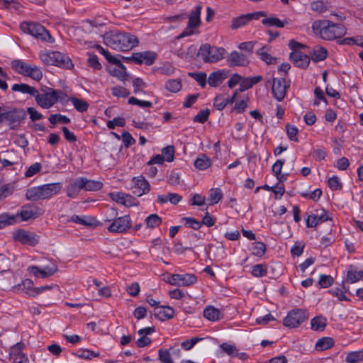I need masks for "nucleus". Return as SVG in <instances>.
Returning <instances> with one entry per match:
<instances>
[{
	"instance_id": "46",
	"label": "nucleus",
	"mask_w": 363,
	"mask_h": 363,
	"mask_svg": "<svg viewBox=\"0 0 363 363\" xmlns=\"http://www.w3.org/2000/svg\"><path fill=\"white\" fill-rule=\"evenodd\" d=\"M363 279V270L355 271L349 270L347 274L346 281L348 283L353 284Z\"/></svg>"
},
{
	"instance_id": "27",
	"label": "nucleus",
	"mask_w": 363,
	"mask_h": 363,
	"mask_svg": "<svg viewBox=\"0 0 363 363\" xmlns=\"http://www.w3.org/2000/svg\"><path fill=\"white\" fill-rule=\"evenodd\" d=\"M12 289L15 293H24L32 297V291L34 290L33 282L30 279H25L21 284L13 286Z\"/></svg>"
},
{
	"instance_id": "58",
	"label": "nucleus",
	"mask_w": 363,
	"mask_h": 363,
	"mask_svg": "<svg viewBox=\"0 0 363 363\" xmlns=\"http://www.w3.org/2000/svg\"><path fill=\"white\" fill-rule=\"evenodd\" d=\"M248 22L246 14L242 15L232 20L231 28L233 29H237L245 26Z\"/></svg>"
},
{
	"instance_id": "38",
	"label": "nucleus",
	"mask_w": 363,
	"mask_h": 363,
	"mask_svg": "<svg viewBox=\"0 0 363 363\" xmlns=\"http://www.w3.org/2000/svg\"><path fill=\"white\" fill-rule=\"evenodd\" d=\"M284 163V160H278L274 163L272 167V173L274 174L279 182H282L286 179V176L281 174V169Z\"/></svg>"
},
{
	"instance_id": "8",
	"label": "nucleus",
	"mask_w": 363,
	"mask_h": 363,
	"mask_svg": "<svg viewBox=\"0 0 363 363\" xmlns=\"http://www.w3.org/2000/svg\"><path fill=\"white\" fill-rule=\"evenodd\" d=\"M27 271L30 276L45 279L54 274L57 271V267L53 262H49L43 266H30Z\"/></svg>"
},
{
	"instance_id": "7",
	"label": "nucleus",
	"mask_w": 363,
	"mask_h": 363,
	"mask_svg": "<svg viewBox=\"0 0 363 363\" xmlns=\"http://www.w3.org/2000/svg\"><path fill=\"white\" fill-rule=\"evenodd\" d=\"M11 67L16 73L28 77L37 82L41 80L43 76L40 67L28 64L21 60H13L11 62Z\"/></svg>"
},
{
	"instance_id": "9",
	"label": "nucleus",
	"mask_w": 363,
	"mask_h": 363,
	"mask_svg": "<svg viewBox=\"0 0 363 363\" xmlns=\"http://www.w3.org/2000/svg\"><path fill=\"white\" fill-rule=\"evenodd\" d=\"M201 6H197L191 12L189 16L188 25L182 33V37L189 36L197 33V28L201 23Z\"/></svg>"
},
{
	"instance_id": "12",
	"label": "nucleus",
	"mask_w": 363,
	"mask_h": 363,
	"mask_svg": "<svg viewBox=\"0 0 363 363\" xmlns=\"http://www.w3.org/2000/svg\"><path fill=\"white\" fill-rule=\"evenodd\" d=\"M306 311L300 309L290 311L283 320L284 326L294 328L298 327L307 318Z\"/></svg>"
},
{
	"instance_id": "40",
	"label": "nucleus",
	"mask_w": 363,
	"mask_h": 363,
	"mask_svg": "<svg viewBox=\"0 0 363 363\" xmlns=\"http://www.w3.org/2000/svg\"><path fill=\"white\" fill-rule=\"evenodd\" d=\"M334 345V341L332 338L328 337H324L319 339L315 343V349L318 351L326 350Z\"/></svg>"
},
{
	"instance_id": "5",
	"label": "nucleus",
	"mask_w": 363,
	"mask_h": 363,
	"mask_svg": "<svg viewBox=\"0 0 363 363\" xmlns=\"http://www.w3.org/2000/svg\"><path fill=\"white\" fill-rule=\"evenodd\" d=\"M60 189L59 184H47L33 186L27 190L26 196L30 201L48 199L57 194Z\"/></svg>"
},
{
	"instance_id": "29",
	"label": "nucleus",
	"mask_w": 363,
	"mask_h": 363,
	"mask_svg": "<svg viewBox=\"0 0 363 363\" xmlns=\"http://www.w3.org/2000/svg\"><path fill=\"white\" fill-rule=\"evenodd\" d=\"M162 223V218L157 213L150 214L144 220L145 227L149 230H152L160 227Z\"/></svg>"
},
{
	"instance_id": "24",
	"label": "nucleus",
	"mask_w": 363,
	"mask_h": 363,
	"mask_svg": "<svg viewBox=\"0 0 363 363\" xmlns=\"http://www.w3.org/2000/svg\"><path fill=\"white\" fill-rule=\"evenodd\" d=\"M88 289L92 291H97L98 294L104 298H109L111 296V291L107 286H103L101 282L96 279L89 281Z\"/></svg>"
},
{
	"instance_id": "53",
	"label": "nucleus",
	"mask_w": 363,
	"mask_h": 363,
	"mask_svg": "<svg viewBox=\"0 0 363 363\" xmlns=\"http://www.w3.org/2000/svg\"><path fill=\"white\" fill-rule=\"evenodd\" d=\"M162 155L165 162H172L174 160V148L172 145L167 146L162 149Z\"/></svg>"
},
{
	"instance_id": "61",
	"label": "nucleus",
	"mask_w": 363,
	"mask_h": 363,
	"mask_svg": "<svg viewBox=\"0 0 363 363\" xmlns=\"http://www.w3.org/2000/svg\"><path fill=\"white\" fill-rule=\"evenodd\" d=\"M328 185L333 191L340 190L342 188V184L337 176H332L328 180Z\"/></svg>"
},
{
	"instance_id": "41",
	"label": "nucleus",
	"mask_w": 363,
	"mask_h": 363,
	"mask_svg": "<svg viewBox=\"0 0 363 363\" xmlns=\"http://www.w3.org/2000/svg\"><path fill=\"white\" fill-rule=\"evenodd\" d=\"M328 52L323 47H315L311 53V58L315 62H320L326 58Z\"/></svg>"
},
{
	"instance_id": "6",
	"label": "nucleus",
	"mask_w": 363,
	"mask_h": 363,
	"mask_svg": "<svg viewBox=\"0 0 363 363\" xmlns=\"http://www.w3.org/2000/svg\"><path fill=\"white\" fill-rule=\"evenodd\" d=\"M226 54L225 48L206 43L200 46L197 57L205 63H216L224 59Z\"/></svg>"
},
{
	"instance_id": "1",
	"label": "nucleus",
	"mask_w": 363,
	"mask_h": 363,
	"mask_svg": "<svg viewBox=\"0 0 363 363\" xmlns=\"http://www.w3.org/2000/svg\"><path fill=\"white\" fill-rule=\"evenodd\" d=\"M104 43L111 49L128 51L138 45V40L130 33L110 30L104 35Z\"/></svg>"
},
{
	"instance_id": "43",
	"label": "nucleus",
	"mask_w": 363,
	"mask_h": 363,
	"mask_svg": "<svg viewBox=\"0 0 363 363\" xmlns=\"http://www.w3.org/2000/svg\"><path fill=\"white\" fill-rule=\"evenodd\" d=\"M223 197L221 190L218 188L211 189L209 191L208 201L210 205L218 203Z\"/></svg>"
},
{
	"instance_id": "35",
	"label": "nucleus",
	"mask_w": 363,
	"mask_h": 363,
	"mask_svg": "<svg viewBox=\"0 0 363 363\" xmlns=\"http://www.w3.org/2000/svg\"><path fill=\"white\" fill-rule=\"evenodd\" d=\"M194 167L199 170H206L211 165V159L206 155H199L194 162Z\"/></svg>"
},
{
	"instance_id": "10",
	"label": "nucleus",
	"mask_w": 363,
	"mask_h": 363,
	"mask_svg": "<svg viewBox=\"0 0 363 363\" xmlns=\"http://www.w3.org/2000/svg\"><path fill=\"white\" fill-rule=\"evenodd\" d=\"M21 29L23 33L36 38H41L46 40L48 38H50V35L45 28L37 23L23 22L21 24Z\"/></svg>"
},
{
	"instance_id": "55",
	"label": "nucleus",
	"mask_w": 363,
	"mask_h": 363,
	"mask_svg": "<svg viewBox=\"0 0 363 363\" xmlns=\"http://www.w3.org/2000/svg\"><path fill=\"white\" fill-rule=\"evenodd\" d=\"M48 121L52 124L63 123L67 124L70 122V119L66 116L61 115L60 113L52 114L49 118Z\"/></svg>"
},
{
	"instance_id": "4",
	"label": "nucleus",
	"mask_w": 363,
	"mask_h": 363,
	"mask_svg": "<svg viewBox=\"0 0 363 363\" xmlns=\"http://www.w3.org/2000/svg\"><path fill=\"white\" fill-rule=\"evenodd\" d=\"M39 57L41 62L47 65H53L66 69L73 67V64L69 57L58 51L43 50L40 52Z\"/></svg>"
},
{
	"instance_id": "39",
	"label": "nucleus",
	"mask_w": 363,
	"mask_h": 363,
	"mask_svg": "<svg viewBox=\"0 0 363 363\" xmlns=\"http://www.w3.org/2000/svg\"><path fill=\"white\" fill-rule=\"evenodd\" d=\"M11 89L13 91H18L22 94H28L33 96H35L38 91L35 88L26 84H14L11 86Z\"/></svg>"
},
{
	"instance_id": "33",
	"label": "nucleus",
	"mask_w": 363,
	"mask_h": 363,
	"mask_svg": "<svg viewBox=\"0 0 363 363\" xmlns=\"http://www.w3.org/2000/svg\"><path fill=\"white\" fill-rule=\"evenodd\" d=\"M328 324L327 318L323 315H317L311 320V329L315 332H323Z\"/></svg>"
},
{
	"instance_id": "52",
	"label": "nucleus",
	"mask_w": 363,
	"mask_h": 363,
	"mask_svg": "<svg viewBox=\"0 0 363 363\" xmlns=\"http://www.w3.org/2000/svg\"><path fill=\"white\" fill-rule=\"evenodd\" d=\"M133 92L135 94L144 93V89L147 86L142 79L135 77L133 79Z\"/></svg>"
},
{
	"instance_id": "42",
	"label": "nucleus",
	"mask_w": 363,
	"mask_h": 363,
	"mask_svg": "<svg viewBox=\"0 0 363 363\" xmlns=\"http://www.w3.org/2000/svg\"><path fill=\"white\" fill-rule=\"evenodd\" d=\"M87 179L84 177H80L76 179L72 184L70 185L68 189V195L71 196V189L73 190H79V189H85L87 183Z\"/></svg>"
},
{
	"instance_id": "3",
	"label": "nucleus",
	"mask_w": 363,
	"mask_h": 363,
	"mask_svg": "<svg viewBox=\"0 0 363 363\" xmlns=\"http://www.w3.org/2000/svg\"><path fill=\"white\" fill-rule=\"evenodd\" d=\"M66 95L61 90L46 87L41 93L37 91L35 96L36 104L44 109L53 106L58 101H63Z\"/></svg>"
},
{
	"instance_id": "63",
	"label": "nucleus",
	"mask_w": 363,
	"mask_h": 363,
	"mask_svg": "<svg viewBox=\"0 0 363 363\" xmlns=\"http://www.w3.org/2000/svg\"><path fill=\"white\" fill-rule=\"evenodd\" d=\"M228 103L230 99L223 96H217L214 99L213 106L218 110H223Z\"/></svg>"
},
{
	"instance_id": "13",
	"label": "nucleus",
	"mask_w": 363,
	"mask_h": 363,
	"mask_svg": "<svg viewBox=\"0 0 363 363\" xmlns=\"http://www.w3.org/2000/svg\"><path fill=\"white\" fill-rule=\"evenodd\" d=\"M289 87V82L284 77H274L272 82V91L274 97L279 101H282Z\"/></svg>"
},
{
	"instance_id": "11",
	"label": "nucleus",
	"mask_w": 363,
	"mask_h": 363,
	"mask_svg": "<svg viewBox=\"0 0 363 363\" xmlns=\"http://www.w3.org/2000/svg\"><path fill=\"white\" fill-rule=\"evenodd\" d=\"M164 281L171 285L177 286H187L194 284L196 281V278L193 274H168L165 277Z\"/></svg>"
},
{
	"instance_id": "49",
	"label": "nucleus",
	"mask_w": 363,
	"mask_h": 363,
	"mask_svg": "<svg viewBox=\"0 0 363 363\" xmlns=\"http://www.w3.org/2000/svg\"><path fill=\"white\" fill-rule=\"evenodd\" d=\"M189 75L195 79L198 84L202 87L205 88L208 83L207 75L205 72H199L190 73Z\"/></svg>"
},
{
	"instance_id": "18",
	"label": "nucleus",
	"mask_w": 363,
	"mask_h": 363,
	"mask_svg": "<svg viewBox=\"0 0 363 363\" xmlns=\"http://www.w3.org/2000/svg\"><path fill=\"white\" fill-rule=\"evenodd\" d=\"M18 214L20 221H26L35 219L43 214V211L35 206H23Z\"/></svg>"
},
{
	"instance_id": "2",
	"label": "nucleus",
	"mask_w": 363,
	"mask_h": 363,
	"mask_svg": "<svg viewBox=\"0 0 363 363\" xmlns=\"http://www.w3.org/2000/svg\"><path fill=\"white\" fill-rule=\"evenodd\" d=\"M313 33L324 40H334L346 35L347 28L340 23H335L328 20L315 21L312 24Z\"/></svg>"
},
{
	"instance_id": "15",
	"label": "nucleus",
	"mask_w": 363,
	"mask_h": 363,
	"mask_svg": "<svg viewBox=\"0 0 363 363\" xmlns=\"http://www.w3.org/2000/svg\"><path fill=\"white\" fill-rule=\"evenodd\" d=\"M13 238L22 244L35 246L39 242V236L33 233L18 229L13 233Z\"/></svg>"
},
{
	"instance_id": "64",
	"label": "nucleus",
	"mask_w": 363,
	"mask_h": 363,
	"mask_svg": "<svg viewBox=\"0 0 363 363\" xmlns=\"http://www.w3.org/2000/svg\"><path fill=\"white\" fill-rule=\"evenodd\" d=\"M158 358L163 363H172L170 352L166 349L159 350Z\"/></svg>"
},
{
	"instance_id": "32",
	"label": "nucleus",
	"mask_w": 363,
	"mask_h": 363,
	"mask_svg": "<svg viewBox=\"0 0 363 363\" xmlns=\"http://www.w3.org/2000/svg\"><path fill=\"white\" fill-rule=\"evenodd\" d=\"M69 221L78 223L85 226H93L96 225V220L88 216L73 215L69 219Z\"/></svg>"
},
{
	"instance_id": "51",
	"label": "nucleus",
	"mask_w": 363,
	"mask_h": 363,
	"mask_svg": "<svg viewBox=\"0 0 363 363\" xmlns=\"http://www.w3.org/2000/svg\"><path fill=\"white\" fill-rule=\"evenodd\" d=\"M267 268L264 264H259L252 267L251 274L255 277H262L267 274Z\"/></svg>"
},
{
	"instance_id": "25",
	"label": "nucleus",
	"mask_w": 363,
	"mask_h": 363,
	"mask_svg": "<svg viewBox=\"0 0 363 363\" xmlns=\"http://www.w3.org/2000/svg\"><path fill=\"white\" fill-rule=\"evenodd\" d=\"M154 314L160 320L165 321L174 315V309L169 306H160L155 308Z\"/></svg>"
},
{
	"instance_id": "36",
	"label": "nucleus",
	"mask_w": 363,
	"mask_h": 363,
	"mask_svg": "<svg viewBox=\"0 0 363 363\" xmlns=\"http://www.w3.org/2000/svg\"><path fill=\"white\" fill-rule=\"evenodd\" d=\"M262 23L267 26L283 28L289 23L286 18L279 19L275 16H269L262 19Z\"/></svg>"
},
{
	"instance_id": "14",
	"label": "nucleus",
	"mask_w": 363,
	"mask_h": 363,
	"mask_svg": "<svg viewBox=\"0 0 363 363\" xmlns=\"http://www.w3.org/2000/svg\"><path fill=\"white\" fill-rule=\"evenodd\" d=\"M132 225V220L128 215H125L114 219L108 225V230L114 233H123L126 232Z\"/></svg>"
},
{
	"instance_id": "57",
	"label": "nucleus",
	"mask_w": 363,
	"mask_h": 363,
	"mask_svg": "<svg viewBox=\"0 0 363 363\" xmlns=\"http://www.w3.org/2000/svg\"><path fill=\"white\" fill-rule=\"evenodd\" d=\"M310 8L313 11L323 13L328 9V4L323 1H315L311 3Z\"/></svg>"
},
{
	"instance_id": "44",
	"label": "nucleus",
	"mask_w": 363,
	"mask_h": 363,
	"mask_svg": "<svg viewBox=\"0 0 363 363\" xmlns=\"http://www.w3.org/2000/svg\"><path fill=\"white\" fill-rule=\"evenodd\" d=\"M166 89L172 92L177 93L182 89V84L180 79H169L165 83Z\"/></svg>"
},
{
	"instance_id": "37",
	"label": "nucleus",
	"mask_w": 363,
	"mask_h": 363,
	"mask_svg": "<svg viewBox=\"0 0 363 363\" xmlns=\"http://www.w3.org/2000/svg\"><path fill=\"white\" fill-rule=\"evenodd\" d=\"M18 222V214L2 213L0 215V228Z\"/></svg>"
},
{
	"instance_id": "17",
	"label": "nucleus",
	"mask_w": 363,
	"mask_h": 363,
	"mask_svg": "<svg viewBox=\"0 0 363 363\" xmlns=\"http://www.w3.org/2000/svg\"><path fill=\"white\" fill-rule=\"evenodd\" d=\"M112 65L108 67V72L121 82H125L128 79V74L126 72L125 66L116 57V62H110Z\"/></svg>"
},
{
	"instance_id": "56",
	"label": "nucleus",
	"mask_w": 363,
	"mask_h": 363,
	"mask_svg": "<svg viewBox=\"0 0 363 363\" xmlns=\"http://www.w3.org/2000/svg\"><path fill=\"white\" fill-rule=\"evenodd\" d=\"M314 96L315 99L313 101L314 106H319L321 102L325 103V104H328L327 99L325 97L324 93L323 90L320 87H316L314 90Z\"/></svg>"
},
{
	"instance_id": "48",
	"label": "nucleus",
	"mask_w": 363,
	"mask_h": 363,
	"mask_svg": "<svg viewBox=\"0 0 363 363\" xmlns=\"http://www.w3.org/2000/svg\"><path fill=\"white\" fill-rule=\"evenodd\" d=\"M286 132L288 138L291 141L294 142H298V129L296 126L291 124H286Z\"/></svg>"
},
{
	"instance_id": "31",
	"label": "nucleus",
	"mask_w": 363,
	"mask_h": 363,
	"mask_svg": "<svg viewBox=\"0 0 363 363\" xmlns=\"http://www.w3.org/2000/svg\"><path fill=\"white\" fill-rule=\"evenodd\" d=\"M262 77L260 75L245 78L242 77L238 91L241 92L245 91L252 87L255 84L259 83L260 81H262Z\"/></svg>"
},
{
	"instance_id": "16",
	"label": "nucleus",
	"mask_w": 363,
	"mask_h": 363,
	"mask_svg": "<svg viewBox=\"0 0 363 363\" xmlns=\"http://www.w3.org/2000/svg\"><path fill=\"white\" fill-rule=\"evenodd\" d=\"M132 192L137 196H141L150 191V184L142 176L133 178Z\"/></svg>"
},
{
	"instance_id": "47",
	"label": "nucleus",
	"mask_w": 363,
	"mask_h": 363,
	"mask_svg": "<svg viewBox=\"0 0 363 363\" xmlns=\"http://www.w3.org/2000/svg\"><path fill=\"white\" fill-rule=\"evenodd\" d=\"M362 360H363V350L350 352L345 358L347 363H357Z\"/></svg>"
},
{
	"instance_id": "28",
	"label": "nucleus",
	"mask_w": 363,
	"mask_h": 363,
	"mask_svg": "<svg viewBox=\"0 0 363 363\" xmlns=\"http://www.w3.org/2000/svg\"><path fill=\"white\" fill-rule=\"evenodd\" d=\"M227 61L230 66H245L248 64L246 56L237 51L231 52L227 57Z\"/></svg>"
},
{
	"instance_id": "45",
	"label": "nucleus",
	"mask_w": 363,
	"mask_h": 363,
	"mask_svg": "<svg viewBox=\"0 0 363 363\" xmlns=\"http://www.w3.org/2000/svg\"><path fill=\"white\" fill-rule=\"evenodd\" d=\"M69 101L72 102L74 108L79 112L86 111L89 107L88 103L82 99L76 97H70Z\"/></svg>"
},
{
	"instance_id": "23",
	"label": "nucleus",
	"mask_w": 363,
	"mask_h": 363,
	"mask_svg": "<svg viewBox=\"0 0 363 363\" xmlns=\"http://www.w3.org/2000/svg\"><path fill=\"white\" fill-rule=\"evenodd\" d=\"M238 89L233 92L231 98L230 99V104H235L233 108L235 111L237 113H242L247 108L250 99L247 96L238 98Z\"/></svg>"
},
{
	"instance_id": "50",
	"label": "nucleus",
	"mask_w": 363,
	"mask_h": 363,
	"mask_svg": "<svg viewBox=\"0 0 363 363\" xmlns=\"http://www.w3.org/2000/svg\"><path fill=\"white\" fill-rule=\"evenodd\" d=\"M251 251L252 255L262 257L265 253L266 246L262 242H255L252 245Z\"/></svg>"
},
{
	"instance_id": "21",
	"label": "nucleus",
	"mask_w": 363,
	"mask_h": 363,
	"mask_svg": "<svg viewBox=\"0 0 363 363\" xmlns=\"http://www.w3.org/2000/svg\"><path fill=\"white\" fill-rule=\"evenodd\" d=\"M110 197L113 201L127 207L136 206L138 204V201L134 197L123 192L111 193Z\"/></svg>"
},
{
	"instance_id": "34",
	"label": "nucleus",
	"mask_w": 363,
	"mask_h": 363,
	"mask_svg": "<svg viewBox=\"0 0 363 363\" xmlns=\"http://www.w3.org/2000/svg\"><path fill=\"white\" fill-rule=\"evenodd\" d=\"M203 316L209 321L215 322L221 317L220 311L213 306H207L203 310Z\"/></svg>"
},
{
	"instance_id": "62",
	"label": "nucleus",
	"mask_w": 363,
	"mask_h": 363,
	"mask_svg": "<svg viewBox=\"0 0 363 363\" xmlns=\"http://www.w3.org/2000/svg\"><path fill=\"white\" fill-rule=\"evenodd\" d=\"M333 296L337 297L339 301H349L350 299L345 296L343 289L340 287H334L328 291Z\"/></svg>"
},
{
	"instance_id": "59",
	"label": "nucleus",
	"mask_w": 363,
	"mask_h": 363,
	"mask_svg": "<svg viewBox=\"0 0 363 363\" xmlns=\"http://www.w3.org/2000/svg\"><path fill=\"white\" fill-rule=\"evenodd\" d=\"M260 59L268 65L274 64L277 62L276 58L273 57L270 54L265 51V48H262L257 52Z\"/></svg>"
},
{
	"instance_id": "54",
	"label": "nucleus",
	"mask_w": 363,
	"mask_h": 363,
	"mask_svg": "<svg viewBox=\"0 0 363 363\" xmlns=\"http://www.w3.org/2000/svg\"><path fill=\"white\" fill-rule=\"evenodd\" d=\"M77 356L82 359H91L94 357H99V353L88 349H81L77 352Z\"/></svg>"
},
{
	"instance_id": "30",
	"label": "nucleus",
	"mask_w": 363,
	"mask_h": 363,
	"mask_svg": "<svg viewBox=\"0 0 363 363\" xmlns=\"http://www.w3.org/2000/svg\"><path fill=\"white\" fill-rule=\"evenodd\" d=\"M20 120L18 112L13 109L0 113V122L8 125H13Z\"/></svg>"
},
{
	"instance_id": "19",
	"label": "nucleus",
	"mask_w": 363,
	"mask_h": 363,
	"mask_svg": "<svg viewBox=\"0 0 363 363\" xmlns=\"http://www.w3.org/2000/svg\"><path fill=\"white\" fill-rule=\"evenodd\" d=\"M156 57L157 54L155 52L144 51L133 53L130 57V60L138 64L151 65L155 62Z\"/></svg>"
},
{
	"instance_id": "22",
	"label": "nucleus",
	"mask_w": 363,
	"mask_h": 363,
	"mask_svg": "<svg viewBox=\"0 0 363 363\" xmlns=\"http://www.w3.org/2000/svg\"><path fill=\"white\" fill-rule=\"evenodd\" d=\"M23 345L17 343L11 348L9 357L12 363H30L28 357L22 352Z\"/></svg>"
},
{
	"instance_id": "26",
	"label": "nucleus",
	"mask_w": 363,
	"mask_h": 363,
	"mask_svg": "<svg viewBox=\"0 0 363 363\" xmlns=\"http://www.w3.org/2000/svg\"><path fill=\"white\" fill-rule=\"evenodd\" d=\"M291 61L297 66L301 68H306L308 66L310 62L309 57L301 52V50H296L291 52L290 55Z\"/></svg>"
},
{
	"instance_id": "60",
	"label": "nucleus",
	"mask_w": 363,
	"mask_h": 363,
	"mask_svg": "<svg viewBox=\"0 0 363 363\" xmlns=\"http://www.w3.org/2000/svg\"><path fill=\"white\" fill-rule=\"evenodd\" d=\"M112 94L116 97L125 98L130 95V91L126 88L121 86H116L111 89Z\"/></svg>"
},
{
	"instance_id": "20",
	"label": "nucleus",
	"mask_w": 363,
	"mask_h": 363,
	"mask_svg": "<svg viewBox=\"0 0 363 363\" xmlns=\"http://www.w3.org/2000/svg\"><path fill=\"white\" fill-rule=\"evenodd\" d=\"M229 71L226 69H218L211 72L208 77V84L211 87H217L228 77Z\"/></svg>"
}]
</instances>
